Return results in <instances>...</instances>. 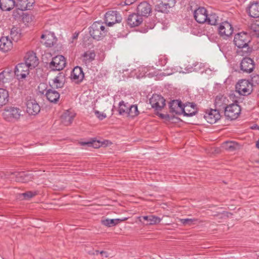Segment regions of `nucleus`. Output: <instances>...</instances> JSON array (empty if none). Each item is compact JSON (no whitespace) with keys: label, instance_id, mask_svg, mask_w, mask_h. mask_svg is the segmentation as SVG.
I'll return each mask as SVG.
<instances>
[{"label":"nucleus","instance_id":"f257e3e1","mask_svg":"<svg viewBox=\"0 0 259 259\" xmlns=\"http://www.w3.org/2000/svg\"><path fill=\"white\" fill-rule=\"evenodd\" d=\"M251 37L248 34L242 32L235 35L233 42L237 47L236 53L238 55L244 56L249 54L252 49L249 47Z\"/></svg>","mask_w":259,"mask_h":259},{"label":"nucleus","instance_id":"f03ea898","mask_svg":"<svg viewBox=\"0 0 259 259\" xmlns=\"http://www.w3.org/2000/svg\"><path fill=\"white\" fill-rule=\"evenodd\" d=\"M107 32L103 23L102 22L96 21L89 28V33L91 36L97 40L102 39Z\"/></svg>","mask_w":259,"mask_h":259},{"label":"nucleus","instance_id":"7ed1b4c3","mask_svg":"<svg viewBox=\"0 0 259 259\" xmlns=\"http://www.w3.org/2000/svg\"><path fill=\"white\" fill-rule=\"evenodd\" d=\"M66 59L62 55H57L52 59L48 67L52 71H60L66 66Z\"/></svg>","mask_w":259,"mask_h":259},{"label":"nucleus","instance_id":"20e7f679","mask_svg":"<svg viewBox=\"0 0 259 259\" xmlns=\"http://www.w3.org/2000/svg\"><path fill=\"white\" fill-rule=\"evenodd\" d=\"M122 17L117 11H109L105 14V22L108 26H112L114 24L121 22Z\"/></svg>","mask_w":259,"mask_h":259},{"label":"nucleus","instance_id":"39448f33","mask_svg":"<svg viewBox=\"0 0 259 259\" xmlns=\"http://www.w3.org/2000/svg\"><path fill=\"white\" fill-rule=\"evenodd\" d=\"M10 178L17 182L27 183L34 179V176L28 172L15 171L11 172Z\"/></svg>","mask_w":259,"mask_h":259},{"label":"nucleus","instance_id":"423d86ee","mask_svg":"<svg viewBox=\"0 0 259 259\" xmlns=\"http://www.w3.org/2000/svg\"><path fill=\"white\" fill-rule=\"evenodd\" d=\"M241 112L240 106L237 104H232L227 106L225 108V115L231 120L236 119Z\"/></svg>","mask_w":259,"mask_h":259},{"label":"nucleus","instance_id":"0eeeda50","mask_svg":"<svg viewBox=\"0 0 259 259\" xmlns=\"http://www.w3.org/2000/svg\"><path fill=\"white\" fill-rule=\"evenodd\" d=\"M20 110L16 107H9L5 109L3 116L5 120L10 121L17 119L20 116Z\"/></svg>","mask_w":259,"mask_h":259},{"label":"nucleus","instance_id":"6e6552de","mask_svg":"<svg viewBox=\"0 0 259 259\" xmlns=\"http://www.w3.org/2000/svg\"><path fill=\"white\" fill-rule=\"evenodd\" d=\"M204 118L210 124L215 123L221 118L220 111L218 109H207L204 115Z\"/></svg>","mask_w":259,"mask_h":259},{"label":"nucleus","instance_id":"1a4fd4ad","mask_svg":"<svg viewBox=\"0 0 259 259\" xmlns=\"http://www.w3.org/2000/svg\"><path fill=\"white\" fill-rule=\"evenodd\" d=\"M149 102L152 107L158 111L161 110L165 105L164 98L158 94H153L149 99Z\"/></svg>","mask_w":259,"mask_h":259},{"label":"nucleus","instance_id":"9d476101","mask_svg":"<svg viewBox=\"0 0 259 259\" xmlns=\"http://www.w3.org/2000/svg\"><path fill=\"white\" fill-rule=\"evenodd\" d=\"M218 30L220 36L226 38L232 34L233 27L229 22L224 21L220 24Z\"/></svg>","mask_w":259,"mask_h":259},{"label":"nucleus","instance_id":"9b49d317","mask_svg":"<svg viewBox=\"0 0 259 259\" xmlns=\"http://www.w3.org/2000/svg\"><path fill=\"white\" fill-rule=\"evenodd\" d=\"M29 69L30 68L25 63H19L15 67V75L19 80L25 78L29 74Z\"/></svg>","mask_w":259,"mask_h":259},{"label":"nucleus","instance_id":"f8f14e48","mask_svg":"<svg viewBox=\"0 0 259 259\" xmlns=\"http://www.w3.org/2000/svg\"><path fill=\"white\" fill-rule=\"evenodd\" d=\"M236 91L240 95L245 96L250 93V83L248 80L242 79L236 85Z\"/></svg>","mask_w":259,"mask_h":259},{"label":"nucleus","instance_id":"ddd939ff","mask_svg":"<svg viewBox=\"0 0 259 259\" xmlns=\"http://www.w3.org/2000/svg\"><path fill=\"white\" fill-rule=\"evenodd\" d=\"M84 77L82 69L79 66H76L71 72L70 79L76 84L81 83Z\"/></svg>","mask_w":259,"mask_h":259},{"label":"nucleus","instance_id":"4468645a","mask_svg":"<svg viewBox=\"0 0 259 259\" xmlns=\"http://www.w3.org/2000/svg\"><path fill=\"white\" fill-rule=\"evenodd\" d=\"M254 63L250 58L245 57L241 61L240 68L243 72L250 73L254 68Z\"/></svg>","mask_w":259,"mask_h":259},{"label":"nucleus","instance_id":"2eb2a0df","mask_svg":"<svg viewBox=\"0 0 259 259\" xmlns=\"http://www.w3.org/2000/svg\"><path fill=\"white\" fill-rule=\"evenodd\" d=\"M25 64L30 69L35 68L38 64V59L33 52H28L24 57Z\"/></svg>","mask_w":259,"mask_h":259},{"label":"nucleus","instance_id":"dca6fc26","mask_svg":"<svg viewBox=\"0 0 259 259\" xmlns=\"http://www.w3.org/2000/svg\"><path fill=\"white\" fill-rule=\"evenodd\" d=\"M181 114L184 116L190 117L194 115L197 112L196 105L194 103L187 102L183 104Z\"/></svg>","mask_w":259,"mask_h":259},{"label":"nucleus","instance_id":"f3484780","mask_svg":"<svg viewBox=\"0 0 259 259\" xmlns=\"http://www.w3.org/2000/svg\"><path fill=\"white\" fill-rule=\"evenodd\" d=\"M207 11L204 7H199L194 12L195 20L199 23H204L207 21Z\"/></svg>","mask_w":259,"mask_h":259},{"label":"nucleus","instance_id":"a211bd4d","mask_svg":"<svg viewBox=\"0 0 259 259\" xmlns=\"http://www.w3.org/2000/svg\"><path fill=\"white\" fill-rule=\"evenodd\" d=\"M47 100L51 103H57L60 99V94L58 92L53 89H46L43 91H40L42 94H44Z\"/></svg>","mask_w":259,"mask_h":259},{"label":"nucleus","instance_id":"6ab92c4d","mask_svg":"<svg viewBox=\"0 0 259 259\" xmlns=\"http://www.w3.org/2000/svg\"><path fill=\"white\" fill-rule=\"evenodd\" d=\"M40 108L37 102L30 99L26 102V111L30 115H35L40 112Z\"/></svg>","mask_w":259,"mask_h":259},{"label":"nucleus","instance_id":"aec40b11","mask_svg":"<svg viewBox=\"0 0 259 259\" xmlns=\"http://www.w3.org/2000/svg\"><path fill=\"white\" fill-rule=\"evenodd\" d=\"M151 11V6L147 2L141 3L137 8V13L141 16L142 17L143 16L148 17Z\"/></svg>","mask_w":259,"mask_h":259},{"label":"nucleus","instance_id":"412c9836","mask_svg":"<svg viewBox=\"0 0 259 259\" xmlns=\"http://www.w3.org/2000/svg\"><path fill=\"white\" fill-rule=\"evenodd\" d=\"M126 22L131 27H135L139 26L142 23L143 18L137 13H133L128 15Z\"/></svg>","mask_w":259,"mask_h":259},{"label":"nucleus","instance_id":"4be33fe9","mask_svg":"<svg viewBox=\"0 0 259 259\" xmlns=\"http://www.w3.org/2000/svg\"><path fill=\"white\" fill-rule=\"evenodd\" d=\"M248 15L252 18L259 17V2L253 1L250 2L247 8Z\"/></svg>","mask_w":259,"mask_h":259},{"label":"nucleus","instance_id":"5701e85b","mask_svg":"<svg viewBox=\"0 0 259 259\" xmlns=\"http://www.w3.org/2000/svg\"><path fill=\"white\" fill-rule=\"evenodd\" d=\"M41 42L48 48L53 47L57 41V38L53 33H48L42 34L41 36Z\"/></svg>","mask_w":259,"mask_h":259},{"label":"nucleus","instance_id":"b1692460","mask_svg":"<svg viewBox=\"0 0 259 259\" xmlns=\"http://www.w3.org/2000/svg\"><path fill=\"white\" fill-rule=\"evenodd\" d=\"M228 103V99L224 95L219 94L216 96L214 100L215 109L219 111L224 109L227 106Z\"/></svg>","mask_w":259,"mask_h":259},{"label":"nucleus","instance_id":"393cba45","mask_svg":"<svg viewBox=\"0 0 259 259\" xmlns=\"http://www.w3.org/2000/svg\"><path fill=\"white\" fill-rule=\"evenodd\" d=\"M13 47L12 40L8 36H2L0 38V50L4 52H8Z\"/></svg>","mask_w":259,"mask_h":259},{"label":"nucleus","instance_id":"a878e982","mask_svg":"<svg viewBox=\"0 0 259 259\" xmlns=\"http://www.w3.org/2000/svg\"><path fill=\"white\" fill-rule=\"evenodd\" d=\"M35 3L34 0H17L16 8H20L24 11L30 10Z\"/></svg>","mask_w":259,"mask_h":259},{"label":"nucleus","instance_id":"bb28decb","mask_svg":"<svg viewBox=\"0 0 259 259\" xmlns=\"http://www.w3.org/2000/svg\"><path fill=\"white\" fill-rule=\"evenodd\" d=\"M183 104L181 101L174 100L169 104L170 112L176 114H181V109H182Z\"/></svg>","mask_w":259,"mask_h":259},{"label":"nucleus","instance_id":"cd10ccee","mask_svg":"<svg viewBox=\"0 0 259 259\" xmlns=\"http://www.w3.org/2000/svg\"><path fill=\"white\" fill-rule=\"evenodd\" d=\"M176 0H162V2L158 5V11L162 13H166L168 8L174 7Z\"/></svg>","mask_w":259,"mask_h":259},{"label":"nucleus","instance_id":"c85d7f7f","mask_svg":"<svg viewBox=\"0 0 259 259\" xmlns=\"http://www.w3.org/2000/svg\"><path fill=\"white\" fill-rule=\"evenodd\" d=\"M74 116V114L68 110L66 111L61 116L62 123L65 126L70 125L73 121Z\"/></svg>","mask_w":259,"mask_h":259},{"label":"nucleus","instance_id":"c756f323","mask_svg":"<svg viewBox=\"0 0 259 259\" xmlns=\"http://www.w3.org/2000/svg\"><path fill=\"white\" fill-rule=\"evenodd\" d=\"M16 7L15 0H0V9L4 11H10Z\"/></svg>","mask_w":259,"mask_h":259},{"label":"nucleus","instance_id":"7c9ffc66","mask_svg":"<svg viewBox=\"0 0 259 259\" xmlns=\"http://www.w3.org/2000/svg\"><path fill=\"white\" fill-rule=\"evenodd\" d=\"M141 219H143L144 221H147V225H155L158 224L161 221V219L159 217L154 215H149L146 216H143L140 217V221L141 222Z\"/></svg>","mask_w":259,"mask_h":259},{"label":"nucleus","instance_id":"2f4dec72","mask_svg":"<svg viewBox=\"0 0 259 259\" xmlns=\"http://www.w3.org/2000/svg\"><path fill=\"white\" fill-rule=\"evenodd\" d=\"M12 73L10 71L4 70L0 73V85L9 82L12 78Z\"/></svg>","mask_w":259,"mask_h":259},{"label":"nucleus","instance_id":"473e14b6","mask_svg":"<svg viewBox=\"0 0 259 259\" xmlns=\"http://www.w3.org/2000/svg\"><path fill=\"white\" fill-rule=\"evenodd\" d=\"M9 100V92L4 89L0 88V106L5 105Z\"/></svg>","mask_w":259,"mask_h":259},{"label":"nucleus","instance_id":"72a5a7b5","mask_svg":"<svg viewBox=\"0 0 259 259\" xmlns=\"http://www.w3.org/2000/svg\"><path fill=\"white\" fill-rule=\"evenodd\" d=\"M123 220H120L119 219H106L104 220H102L101 221V223L103 225L108 227H111L113 226H115L116 225L118 224L119 223H120L121 221H122Z\"/></svg>","mask_w":259,"mask_h":259},{"label":"nucleus","instance_id":"f704fd0d","mask_svg":"<svg viewBox=\"0 0 259 259\" xmlns=\"http://www.w3.org/2000/svg\"><path fill=\"white\" fill-rule=\"evenodd\" d=\"M96 54L94 51H89L84 52L82 55L83 61L89 63L93 61L95 58Z\"/></svg>","mask_w":259,"mask_h":259},{"label":"nucleus","instance_id":"c9c22d12","mask_svg":"<svg viewBox=\"0 0 259 259\" xmlns=\"http://www.w3.org/2000/svg\"><path fill=\"white\" fill-rule=\"evenodd\" d=\"M137 105H130L128 109L126 115L128 117L134 118L139 114Z\"/></svg>","mask_w":259,"mask_h":259},{"label":"nucleus","instance_id":"e433bc0d","mask_svg":"<svg viewBox=\"0 0 259 259\" xmlns=\"http://www.w3.org/2000/svg\"><path fill=\"white\" fill-rule=\"evenodd\" d=\"M238 147V144L233 141H227L223 143V147L226 150L229 151H233L237 149Z\"/></svg>","mask_w":259,"mask_h":259},{"label":"nucleus","instance_id":"4c0bfd02","mask_svg":"<svg viewBox=\"0 0 259 259\" xmlns=\"http://www.w3.org/2000/svg\"><path fill=\"white\" fill-rule=\"evenodd\" d=\"M118 112L120 115L126 114L130 104L128 103H125L121 101L119 103Z\"/></svg>","mask_w":259,"mask_h":259},{"label":"nucleus","instance_id":"58836bf2","mask_svg":"<svg viewBox=\"0 0 259 259\" xmlns=\"http://www.w3.org/2000/svg\"><path fill=\"white\" fill-rule=\"evenodd\" d=\"M207 21L205 23L211 25H216L219 22V17L215 13H211L210 14H207Z\"/></svg>","mask_w":259,"mask_h":259},{"label":"nucleus","instance_id":"ea45409f","mask_svg":"<svg viewBox=\"0 0 259 259\" xmlns=\"http://www.w3.org/2000/svg\"><path fill=\"white\" fill-rule=\"evenodd\" d=\"M64 76L60 74L57 76L53 80L54 83L56 88H61L64 85Z\"/></svg>","mask_w":259,"mask_h":259},{"label":"nucleus","instance_id":"a19ab883","mask_svg":"<svg viewBox=\"0 0 259 259\" xmlns=\"http://www.w3.org/2000/svg\"><path fill=\"white\" fill-rule=\"evenodd\" d=\"M16 9L14 10L13 12L12 16L13 18L15 19H20L22 15L23 14V10H20V8H16Z\"/></svg>","mask_w":259,"mask_h":259},{"label":"nucleus","instance_id":"79ce46f5","mask_svg":"<svg viewBox=\"0 0 259 259\" xmlns=\"http://www.w3.org/2000/svg\"><path fill=\"white\" fill-rule=\"evenodd\" d=\"M37 191H27L22 194V195L24 196V198L26 200L30 199V198L33 197L37 194Z\"/></svg>","mask_w":259,"mask_h":259},{"label":"nucleus","instance_id":"37998d69","mask_svg":"<svg viewBox=\"0 0 259 259\" xmlns=\"http://www.w3.org/2000/svg\"><path fill=\"white\" fill-rule=\"evenodd\" d=\"M81 145H87L89 147H93L94 148H98L100 146V143L99 141H92L87 142H81Z\"/></svg>","mask_w":259,"mask_h":259},{"label":"nucleus","instance_id":"c03bdc74","mask_svg":"<svg viewBox=\"0 0 259 259\" xmlns=\"http://www.w3.org/2000/svg\"><path fill=\"white\" fill-rule=\"evenodd\" d=\"M257 22H259V20H256L255 22L252 23L251 25V29L254 32L256 33V34L259 36V25Z\"/></svg>","mask_w":259,"mask_h":259},{"label":"nucleus","instance_id":"a18cd8bd","mask_svg":"<svg viewBox=\"0 0 259 259\" xmlns=\"http://www.w3.org/2000/svg\"><path fill=\"white\" fill-rule=\"evenodd\" d=\"M196 220L192 219H183L180 220V222L184 225H191L194 221H196Z\"/></svg>","mask_w":259,"mask_h":259},{"label":"nucleus","instance_id":"49530a36","mask_svg":"<svg viewBox=\"0 0 259 259\" xmlns=\"http://www.w3.org/2000/svg\"><path fill=\"white\" fill-rule=\"evenodd\" d=\"M95 114L99 120H102L106 117V115L103 113H101L100 111L96 110Z\"/></svg>","mask_w":259,"mask_h":259},{"label":"nucleus","instance_id":"de8ad7c7","mask_svg":"<svg viewBox=\"0 0 259 259\" xmlns=\"http://www.w3.org/2000/svg\"><path fill=\"white\" fill-rule=\"evenodd\" d=\"M251 81L252 84H259V75H254L251 77Z\"/></svg>","mask_w":259,"mask_h":259},{"label":"nucleus","instance_id":"09e8293b","mask_svg":"<svg viewBox=\"0 0 259 259\" xmlns=\"http://www.w3.org/2000/svg\"><path fill=\"white\" fill-rule=\"evenodd\" d=\"M159 116L162 119H167L169 118V115L164 114H162V113H160L159 114Z\"/></svg>","mask_w":259,"mask_h":259},{"label":"nucleus","instance_id":"8fccbe9b","mask_svg":"<svg viewBox=\"0 0 259 259\" xmlns=\"http://www.w3.org/2000/svg\"><path fill=\"white\" fill-rule=\"evenodd\" d=\"M78 33L75 32L72 36V38L73 39H76L78 37Z\"/></svg>","mask_w":259,"mask_h":259},{"label":"nucleus","instance_id":"3c124183","mask_svg":"<svg viewBox=\"0 0 259 259\" xmlns=\"http://www.w3.org/2000/svg\"><path fill=\"white\" fill-rule=\"evenodd\" d=\"M251 128H252V129H256V128H257V129H258V128H259V126H257V125H254V126H252V127H251Z\"/></svg>","mask_w":259,"mask_h":259},{"label":"nucleus","instance_id":"603ef678","mask_svg":"<svg viewBox=\"0 0 259 259\" xmlns=\"http://www.w3.org/2000/svg\"><path fill=\"white\" fill-rule=\"evenodd\" d=\"M256 147L259 149V141H257L256 143Z\"/></svg>","mask_w":259,"mask_h":259},{"label":"nucleus","instance_id":"864d4df0","mask_svg":"<svg viewBox=\"0 0 259 259\" xmlns=\"http://www.w3.org/2000/svg\"><path fill=\"white\" fill-rule=\"evenodd\" d=\"M11 37H13L14 36V33L13 32L12 30H11Z\"/></svg>","mask_w":259,"mask_h":259},{"label":"nucleus","instance_id":"5fc2aeb1","mask_svg":"<svg viewBox=\"0 0 259 259\" xmlns=\"http://www.w3.org/2000/svg\"><path fill=\"white\" fill-rule=\"evenodd\" d=\"M100 253L101 254H103V253H105V252H104V251H100Z\"/></svg>","mask_w":259,"mask_h":259},{"label":"nucleus","instance_id":"6e6d98bb","mask_svg":"<svg viewBox=\"0 0 259 259\" xmlns=\"http://www.w3.org/2000/svg\"><path fill=\"white\" fill-rule=\"evenodd\" d=\"M40 85H45V84H41Z\"/></svg>","mask_w":259,"mask_h":259},{"label":"nucleus","instance_id":"4d7b16f0","mask_svg":"<svg viewBox=\"0 0 259 259\" xmlns=\"http://www.w3.org/2000/svg\"><path fill=\"white\" fill-rule=\"evenodd\" d=\"M257 23H258V25H259V22H257Z\"/></svg>","mask_w":259,"mask_h":259}]
</instances>
